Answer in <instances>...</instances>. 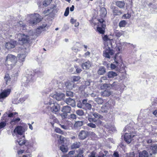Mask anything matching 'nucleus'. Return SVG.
Segmentation results:
<instances>
[{
	"label": "nucleus",
	"mask_w": 157,
	"mask_h": 157,
	"mask_svg": "<svg viewBox=\"0 0 157 157\" xmlns=\"http://www.w3.org/2000/svg\"><path fill=\"white\" fill-rule=\"evenodd\" d=\"M50 119H52L54 122H56L58 121L56 118L53 116H50Z\"/></svg>",
	"instance_id": "680f3d73"
},
{
	"label": "nucleus",
	"mask_w": 157,
	"mask_h": 157,
	"mask_svg": "<svg viewBox=\"0 0 157 157\" xmlns=\"http://www.w3.org/2000/svg\"><path fill=\"white\" fill-rule=\"evenodd\" d=\"M101 25L100 26H98L97 27L98 31L101 34H104L105 32V25L104 23L102 22L100 23Z\"/></svg>",
	"instance_id": "aec40b11"
},
{
	"label": "nucleus",
	"mask_w": 157,
	"mask_h": 157,
	"mask_svg": "<svg viewBox=\"0 0 157 157\" xmlns=\"http://www.w3.org/2000/svg\"><path fill=\"white\" fill-rule=\"evenodd\" d=\"M126 24V21H122L119 23V26L120 27H124Z\"/></svg>",
	"instance_id": "09e8293b"
},
{
	"label": "nucleus",
	"mask_w": 157,
	"mask_h": 157,
	"mask_svg": "<svg viewBox=\"0 0 157 157\" xmlns=\"http://www.w3.org/2000/svg\"><path fill=\"white\" fill-rule=\"evenodd\" d=\"M13 132L16 135H22L25 132V130L22 126H18L15 128Z\"/></svg>",
	"instance_id": "f8f14e48"
},
{
	"label": "nucleus",
	"mask_w": 157,
	"mask_h": 157,
	"mask_svg": "<svg viewBox=\"0 0 157 157\" xmlns=\"http://www.w3.org/2000/svg\"><path fill=\"white\" fill-rule=\"evenodd\" d=\"M110 88V84H104L101 86V89H105L107 88L109 89Z\"/></svg>",
	"instance_id": "ea45409f"
},
{
	"label": "nucleus",
	"mask_w": 157,
	"mask_h": 157,
	"mask_svg": "<svg viewBox=\"0 0 157 157\" xmlns=\"http://www.w3.org/2000/svg\"><path fill=\"white\" fill-rule=\"evenodd\" d=\"M17 60L16 57L12 54H8L6 57L5 64L8 69H11L14 66Z\"/></svg>",
	"instance_id": "20e7f679"
},
{
	"label": "nucleus",
	"mask_w": 157,
	"mask_h": 157,
	"mask_svg": "<svg viewBox=\"0 0 157 157\" xmlns=\"http://www.w3.org/2000/svg\"><path fill=\"white\" fill-rule=\"evenodd\" d=\"M110 103L111 102L109 101L104 104L101 107V112L103 113H107L108 110L111 109L112 106L111 105Z\"/></svg>",
	"instance_id": "9d476101"
},
{
	"label": "nucleus",
	"mask_w": 157,
	"mask_h": 157,
	"mask_svg": "<svg viewBox=\"0 0 157 157\" xmlns=\"http://www.w3.org/2000/svg\"><path fill=\"white\" fill-rule=\"evenodd\" d=\"M95 101L98 104H101L103 102V100L101 98H96L95 99Z\"/></svg>",
	"instance_id": "c03bdc74"
},
{
	"label": "nucleus",
	"mask_w": 157,
	"mask_h": 157,
	"mask_svg": "<svg viewBox=\"0 0 157 157\" xmlns=\"http://www.w3.org/2000/svg\"><path fill=\"white\" fill-rule=\"evenodd\" d=\"M61 127L65 130H67L69 129V127L67 125L65 124H60Z\"/></svg>",
	"instance_id": "052dcab7"
},
{
	"label": "nucleus",
	"mask_w": 157,
	"mask_h": 157,
	"mask_svg": "<svg viewBox=\"0 0 157 157\" xmlns=\"http://www.w3.org/2000/svg\"><path fill=\"white\" fill-rule=\"evenodd\" d=\"M20 121V119L19 118H14L11 121L10 123L11 125H15L17 124Z\"/></svg>",
	"instance_id": "cd10ccee"
},
{
	"label": "nucleus",
	"mask_w": 157,
	"mask_h": 157,
	"mask_svg": "<svg viewBox=\"0 0 157 157\" xmlns=\"http://www.w3.org/2000/svg\"><path fill=\"white\" fill-rule=\"evenodd\" d=\"M133 131V129L129 125L126 126L124 129V131L126 132L124 135V140L128 144H129L131 142L132 137H134L136 135V132H134Z\"/></svg>",
	"instance_id": "f257e3e1"
},
{
	"label": "nucleus",
	"mask_w": 157,
	"mask_h": 157,
	"mask_svg": "<svg viewBox=\"0 0 157 157\" xmlns=\"http://www.w3.org/2000/svg\"><path fill=\"white\" fill-rule=\"evenodd\" d=\"M131 17V14L127 13V14H124L123 16L124 18H129Z\"/></svg>",
	"instance_id": "4d7b16f0"
},
{
	"label": "nucleus",
	"mask_w": 157,
	"mask_h": 157,
	"mask_svg": "<svg viewBox=\"0 0 157 157\" xmlns=\"http://www.w3.org/2000/svg\"><path fill=\"white\" fill-rule=\"evenodd\" d=\"M27 98L26 97H24L23 98L19 99V101L21 103H22L25 100L27 99Z\"/></svg>",
	"instance_id": "0e129e2a"
},
{
	"label": "nucleus",
	"mask_w": 157,
	"mask_h": 157,
	"mask_svg": "<svg viewBox=\"0 0 157 157\" xmlns=\"http://www.w3.org/2000/svg\"><path fill=\"white\" fill-rule=\"evenodd\" d=\"M6 123L5 121H2L0 122V130L3 128L6 125Z\"/></svg>",
	"instance_id": "de8ad7c7"
},
{
	"label": "nucleus",
	"mask_w": 157,
	"mask_h": 157,
	"mask_svg": "<svg viewBox=\"0 0 157 157\" xmlns=\"http://www.w3.org/2000/svg\"><path fill=\"white\" fill-rule=\"evenodd\" d=\"M80 143L79 142H76L73 143L71 146L72 149H76L79 147Z\"/></svg>",
	"instance_id": "2f4dec72"
},
{
	"label": "nucleus",
	"mask_w": 157,
	"mask_h": 157,
	"mask_svg": "<svg viewBox=\"0 0 157 157\" xmlns=\"http://www.w3.org/2000/svg\"><path fill=\"white\" fill-rule=\"evenodd\" d=\"M72 50L73 52L76 53L78 51V48L75 46H74L72 47Z\"/></svg>",
	"instance_id": "69168bd1"
},
{
	"label": "nucleus",
	"mask_w": 157,
	"mask_h": 157,
	"mask_svg": "<svg viewBox=\"0 0 157 157\" xmlns=\"http://www.w3.org/2000/svg\"><path fill=\"white\" fill-rule=\"evenodd\" d=\"M105 72V70L103 67H100L98 71V74L99 75H102Z\"/></svg>",
	"instance_id": "473e14b6"
},
{
	"label": "nucleus",
	"mask_w": 157,
	"mask_h": 157,
	"mask_svg": "<svg viewBox=\"0 0 157 157\" xmlns=\"http://www.w3.org/2000/svg\"><path fill=\"white\" fill-rule=\"evenodd\" d=\"M111 94V92L110 91L108 90H105V91L101 92V94L103 97H107Z\"/></svg>",
	"instance_id": "b1692460"
},
{
	"label": "nucleus",
	"mask_w": 157,
	"mask_h": 157,
	"mask_svg": "<svg viewBox=\"0 0 157 157\" xmlns=\"http://www.w3.org/2000/svg\"><path fill=\"white\" fill-rule=\"evenodd\" d=\"M56 136L57 138L59 139L58 140V141L59 143L61 144H64L65 140V138L63 136L58 134H56Z\"/></svg>",
	"instance_id": "393cba45"
},
{
	"label": "nucleus",
	"mask_w": 157,
	"mask_h": 157,
	"mask_svg": "<svg viewBox=\"0 0 157 157\" xmlns=\"http://www.w3.org/2000/svg\"><path fill=\"white\" fill-rule=\"evenodd\" d=\"M51 96L57 101H60L63 98L65 95L62 93L55 92L54 94H51Z\"/></svg>",
	"instance_id": "1a4fd4ad"
},
{
	"label": "nucleus",
	"mask_w": 157,
	"mask_h": 157,
	"mask_svg": "<svg viewBox=\"0 0 157 157\" xmlns=\"http://www.w3.org/2000/svg\"><path fill=\"white\" fill-rule=\"evenodd\" d=\"M43 18L38 14H29L27 15L26 20L31 25H34L40 21Z\"/></svg>",
	"instance_id": "7ed1b4c3"
},
{
	"label": "nucleus",
	"mask_w": 157,
	"mask_h": 157,
	"mask_svg": "<svg viewBox=\"0 0 157 157\" xmlns=\"http://www.w3.org/2000/svg\"><path fill=\"white\" fill-rule=\"evenodd\" d=\"M117 75V73L112 71H109L107 74L109 78H113Z\"/></svg>",
	"instance_id": "c756f323"
},
{
	"label": "nucleus",
	"mask_w": 157,
	"mask_h": 157,
	"mask_svg": "<svg viewBox=\"0 0 157 157\" xmlns=\"http://www.w3.org/2000/svg\"><path fill=\"white\" fill-rule=\"evenodd\" d=\"M4 80L6 82V84H8L10 81V78L9 74H6L5 75L4 78Z\"/></svg>",
	"instance_id": "72a5a7b5"
},
{
	"label": "nucleus",
	"mask_w": 157,
	"mask_h": 157,
	"mask_svg": "<svg viewBox=\"0 0 157 157\" xmlns=\"http://www.w3.org/2000/svg\"><path fill=\"white\" fill-rule=\"evenodd\" d=\"M15 37L17 38L19 41H20L23 44L27 43L29 39V36L22 33L17 34L16 35Z\"/></svg>",
	"instance_id": "423d86ee"
},
{
	"label": "nucleus",
	"mask_w": 157,
	"mask_h": 157,
	"mask_svg": "<svg viewBox=\"0 0 157 157\" xmlns=\"http://www.w3.org/2000/svg\"><path fill=\"white\" fill-rule=\"evenodd\" d=\"M55 130V132L57 133L61 134L63 133V131L59 128H56Z\"/></svg>",
	"instance_id": "8fccbe9b"
},
{
	"label": "nucleus",
	"mask_w": 157,
	"mask_h": 157,
	"mask_svg": "<svg viewBox=\"0 0 157 157\" xmlns=\"http://www.w3.org/2000/svg\"><path fill=\"white\" fill-rule=\"evenodd\" d=\"M76 113L80 116H82L84 114V112L82 110L78 109L76 111Z\"/></svg>",
	"instance_id": "37998d69"
},
{
	"label": "nucleus",
	"mask_w": 157,
	"mask_h": 157,
	"mask_svg": "<svg viewBox=\"0 0 157 157\" xmlns=\"http://www.w3.org/2000/svg\"><path fill=\"white\" fill-rule=\"evenodd\" d=\"M24 136H22V138L21 140H17V141L18 142V144H19V145L21 146L23 144H25V141L24 140Z\"/></svg>",
	"instance_id": "4c0bfd02"
},
{
	"label": "nucleus",
	"mask_w": 157,
	"mask_h": 157,
	"mask_svg": "<svg viewBox=\"0 0 157 157\" xmlns=\"http://www.w3.org/2000/svg\"><path fill=\"white\" fill-rule=\"evenodd\" d=\"M16 44V41L14 40H11L9 42H6L5 44V47L8 49L14 48Z\"/></svg>",
	"instance_id": "ddd939ff"
},
{
	"label": "nucleus",
	"mask_w": 157,
	"mask_h": 157,
	"mask_svg": "<svg viewBox=\"0 0 157 157\" xmlns=\"http://www.w3.org/2000/svg\"><path fill=\"white\" fill-rule=\"evenodd\" d=\"M116 5L119 8H122L124 7L125 3L124 1H117L116 2Z\"/></svg>",
	"instance_id": "bb28decb"
},
{
	"label": "nucleus",
	"mask_w": 157,
	"mask_h": 157,
	"mask_svg": "<svg viewBox=\"0 0 157 157\" xmlns=\"http://www.w3.org/2000/svg\"><path fill=\"white\" fill-rule=\"evenodd\" d=\"M88 135V132L85 130L81 131L79 133L78 137L79 139L84 140L86 138Z\"/></svg>",
	"instance_id": "dca6fc26"
},
{
	"label": "nucleus",
	"mask_w": 157,
	"mask_h": 157,
	"mask_svg": "<svg viewBox=\"0 0 157 157\" xmlns=\"http://www.w3.org/2000/svg\"><path fill=\"white\" fill-rule=\"evenodd\" d=\"M17 113L16 112H9L7 114L8 117L11 118L14 117V116L16 114H17Z\"/></svg>",
	"instance_id": "79ce46f5"
},
{
	"label": "nucleus",
	"mask_w": 157,
	"mask_h": 157,
	"mask_svg": "<svg viewBox=\"0 0 157 157\" xmlns=\"http://www.w3.org/2000/svg\"><path fill=\"white\" fill-rule=\"evenodd\" d=\"M92 114L96 118L101 119L103 118V117L101 115L97 113H94Z\"/></svg>",
	"instance_id": "a19ab883"
},
{
	"label": "nucleus",
	"mask_w": 157,
	"mask_h": 157,
	"mask_svg": "<svg viewBox=\"0 0 157 157\" xmlns=\"http://www.w3.org/2000/svg\"><path fill=\"white\" fill-rule=\"evenodd\" d=\"M69 7H67L66 8L64 13V15L66 17L68 15L69 13Z\"/></svg>",
	"instance_id": "13d9d810"
},
{
	"label": "nucleus",
	"mask_w": 157,
	"mask_h": 157,
	"mask_svg": "<svg viewBox=\"0 0 157 157\" xmlns=\"http://www.w3.org/2000/svg\"><path fill=\"white\" fill-rule=\"evenodd\" d=\"M75 68L76 69V72L78 73H80L82 71V70L81 69H80V68H78L77 67H75Z\"/></svg>",
	"instance_id": "774afa93"
},
{
	"label": "nucleus",
	"mask_w": 157,
	"mask_h": 157,
	"mask_svg": "<svg viewBox=\"0 0 157 157\" xmlns=\"http://www.w3.org/2000/svg\"><path fill=\"white\" fill-rule=\"evenodd\" d=\"M150 156L155 155L157 153V144L152 143L149 151Z\"/></svg>",
	"instance_id": "6e6552de"
},
{
	"label": "nucleus",
	"mask_w": 157,
	"mask_h": 157,
	"mask_svg": "<svg viewBox=\"0 0 157 157\" xmlns=\"http://www.w3.org/2000/svg\"><path fill=\"white\" fill-rule=\"evenodd\" d=\"M92 63L90 62L88 60L87 61L82 64V67L84 69H88L91 67Z\"/></svg>",
	"instance_id": "6ab92c4d"
},
{
	"label": "nucleus",
	"mask_w": 157,
	"mask_h": 157,
	"mask_svg": "<svg viewBox=\"0 0 157 157\" xmlns=\"http://www.w3.org/2000/svg\"><path fill=\"white\" fill-rule=\"evenodd\" d=\"M69 118H71L73 119H75L76 118V116L75 114H72L70 115L69 116Z\"/></svg>",
	"instance_id": "e2e57ef3"
},
{
	"label": "nucleus",
	"mask_w": 157,
	"mask_h": 157,
	"mask_svg": "<svg viewBox=\"0 0 157 157\" xmlns=\"http://www.w3.org/2000/svg\"><path fill=\"white\" fill-rule=\"evenodd\" d=\"M48 101L47 102L45 101V104L47 105L46 107L48 109L51 110L52 113H56L59 111L60 109V106L57 103L54 102L52 99L48 98Z\"/></svg>",
	"instance_id": "f03ea898"
},
{
	"label": "nucleus",
	"mask_w": 157,
	"mask_h": 157,
	"mask_svg": "<svg viewBox=\"0 0 157 157\" xmlns=\"http://www.w3.org/2000/svg\"><path fill=\"white\" fill-rule=\"evenodd\" d=\"M67 113L63 112V113L60 114L62 119H65L66 118L67 116Z\"/></svg>",
	"instance_id": "3c124183"
},
{
	"label": "nucleus",
	"mask_w": 157,
	"mask_h": 157,
	"mask_svg": "<svg viewBox=\"0 0 157 157\" xmlns=\"http://www.w3.org/2000/svg\"><path fill=\"white\" fill-rule=\"evenodd\" d=\"M60 149L63 152H67L68 151V148L67 146L62 145L60 147Z\"/></svg>",
	"instance_id": "c9c22d12"
},
{
	"label": "nucleus",
	"mask_w": 157,
	"mask_h": 157,
	"mask_svg": "<svg viewBox=\"0 0 157 157\" xmlns=\"http://www.w3.org/2000/svg\"><path fill=\"white\" fill-rule=\"evenodd\" d=\"M71 108V107L68 105L63 106L61 110L63 112L67 113H70Z\"/></svg>",
	"instance_id": "4be33fe9"
},
{
	"label": "nucleus",
	"mask_w": 157,
	"mask_h": 157,
	"mask_svg": "<svg viewBox=\"0 0 157 157\" xmlns=\"http://www.w3.org/2000/svg\"><path fill=\"white\" fill-rule=\"evenodd\" d=\"M65 102L67 105H70L72 107H73L75 106V101L70 98H66Z\"/></svg>",
	"instance_id": "a211bd4d"
},
{
	"label": "nucleus",
	"mask_w": 157,
	"mask_h": 157,
	"mask_svg": "<svg viewBox=\"0 0 157 157\" xmlns=\"http://www.w3.org/2000/svg\"><path fill=\"white\" fill-rule=\"evenodd\" d=\"M34 73L35 78H36V76L40 77H42L44 75L43 72L42 71H35V72Z\"/></svg>",
	"instance_id": "c85d7f7f"
},
{
	"label": "nucleus",
	"mask_w": 157,
	"mask_h": 157,
	"mask_svg": "<svg viewBox=\"0 0 157 157\" xmlns=\"http://www.w3.org/2000/svg\"><path fill=\"white\" fill-rule=\"evenodd\" d=\"M100 12L101 16L102 17L105 16L107 13L106 10L104 7L101 8L100 10Z\"/></svg>",
	"instance_id": "7c9ffc66"
},
{
	"label": "nucleus",
	"mask_w": 157,
	"mask_h": 157,
	"mask_svg": "<svg viewBox=\"0 0 157 157\" xmlns=\"http://www.w3.org/2000/svg\"><path fill=\"white\" fill-rule=\"evenodd\" d=\"M107 80V78L106 77H102L101 78L100 82H103V80Z\"/></svg>",
	"instance_id": "338daca9"
},
{
	"label": "nucleus",
	"mask_w": 157,
	"mask_h": 157,
	"mask_svg": "<svg viewBox=\"0 0 157 157\" xmlns=\"http://www.w3.org/2000/svg\"><path fill=\"white\" fill-rule=\"evenodd\" d=\"M83 122L82 121H78L76 122L74 124L75 127H78L81 126L83 124Z\"/></svg>",
	"instance_id": "58836bf2"
},
{
	"label": "nucleus",
	"mask_w": 157,
	"mask_h": 157,
	"mask_svg": "<svg viewBox=\"0 0 157 157\" xmlns=\"http://www.w3.org/2000/svg\"><path fill=\"white\" fill-rule=\"evenodd\" d=\"M87 126L93 128H96V125L93 123H89L87 124Z\"/></svg>",
	"instance_id": "6e6d98bb"
},
{
	"label": "nucleus",
	"mask_w": 157,
	"mask_h": 157,
	"mask_svg": "<svg viewBox=\"0 0 157 157\" xmlns=\"http://www.w3.org/2000/svg\"><path fill=\"white\" fill-rule=\"evenodd\" d=\"M50 3V1L48 0L44 1L43 3V5L45 6H47Z\"/></svg>",
	"instance_id": "bf43d9fd"
},
{
	"label": "nucleus",
	"mask_w": 157,
	"mask_h": 157,
	"mask_svg": "<svg viewBox=\"0 0 157 157\" xmlns=\"http://www.w3.org/2000/svg\"><path fill=\"white\" fill-rule=\"evenodd\" d=\"M11 92V90L7 89L2 91L0 94V100L4 99L7 97L10 94Z\"/></svg>",
	"instance_id": "9b49d317"
},
{
	"label": "nucleus",
	"mask_w": 157,
	"mask_h": 157,
	"mask_svg": "<svg viewBox=\"0 0 157 157\" xmlns=\"http://www.w3.org/2000/svg\"><path fill=\"white\" fill-rule=\"evenodd\" d=\"M114 62L113 63H111V69H115L116 68H120L121 66V65L122 62H119L117 61L116 59V56L114 58Z\"/></svg>",
	"instance_id": "4468645a"
},
{
	"label": "nucleus",
	"mask_w": 157,
	"mask_h": 157,
	"mask_svg": "<svg viewBox=\"0 0 157 157\" xmlns=\"http://www.w3.org/2000/svg\"><path fill=\"white\" fill-rule=\"evenodd\" d=\"M124 31L122 30L119 31L118 30H116L114 31V35L116 36L117 38H119L121 36L124 35Z\"/></svg>",
	"instance_id": "5701e85b"
},
{
	"label": "nucleus",
	"mask_w": 157,
	"mask_h": 157,
	"mask_svg": "<svg viewBox=\"0 0 157 157\" xmlns=\"http://www.w3.org/2000/svg\"><path fill=\"white\" fill-rule=\"evenodd\" d=\"M118 83L117 82H114L113 83L111 84H110V88H116V86L117 85Z\"/></svg>",
	"instance_id": "603ef678"
},
{
	"label": "nucleus",
	"mask_w": 157,
	"mask_h": 157,
	"mask_svg": "<svg viewBox=\"0 0 157 157\" xmlns=\"http://www.w3.org/2000/svg\"><path fill=\"white\" fill-rule=\"evenodd\" d=\"M35 79L34 73L32 71L30 72L27 76V82L33 81Z\"/></svg>",
	"instance_id": "f3484780"
},
{
	"label": "nucleus",
	"mask_w": 157,
	"mask_h": 157,
	"mask_svg": "<svg viewBox=\"0 0 157 157\" xmlns=\"http://www.w3.org/2000/svg\"><path fill=\"white\" fill-rule=\"evenodd\" d=\"M139 157H147V152L144 150L139 153Z\"/></svg>",
	"instance_id": "e433bc0d"
},
{
	"label": "nucleus",
	"mask_w": 157,
	"mask_h": 157,
	"mask_svg": "<svg viewBox=\"0 0 157 157\" xmlns=\"http://www.w3.org/2000/svg\"><path fill=\"white\" fill-rule=\"evenodd\" d=\"M27 55L26 48H25L22 49L17 56L18 60L17 63L18 66H21L23 65V62L25 61Z\"/></svg>",
	"instance_id": "39448f33"
},
{
	"label": "nucleus",
	"mask_w": 157,
	"mask_h": 157,
	"mask_svg": "<svg viewBox=\"0 0 157 157\" xmlns=\"http://www.w3.org/2000/svg\"><path fill=\"white\" fill-rule=\"evenodd\" d=\"M13 26V29H14V28H17L18 27V29L23 30H25V25L22 21H20L16 24H14Z\"/></svg>",
	"instance_id": "2eb2a0df"
},
{
	"label": "nucleus",
	"mask_w": 157,
	"mask_h": 157,
	"mask_svg": "<svg viewBox=\"0 0 157 157\" xmlns=\"http://www.w3.org/2000/svg\"><path fill=\"white\" fill-rule=\"evenodd\" d=\"M47 25L46 24H43L41 26L38 27L36 29V32L38 34H40L43 31L45 30L44 29L46 27Z\"/></svg>",
	"instance_id": "412c9836"
},
{
	"label": "nucleus",
	"mask_w": 157,
	"mask_h": 157,
	"mask_svg": "<svg viewBox=\"0 0 157 157\" xmlns=\"http://www.w3.org/2000/svg\"><path fill=\"white\" fill-rule=\"evenodd\" d=\"M88 120L90 122H95L96 121L95 119L94 118L91 117V116L90 115H89Z\"/></svg>",
	"instance_id": "49530a36"
},
{
	"label": "nucleus",
	"mask_w": 157,
	"mask_h": 157,
	"mask_svg": "<svg viewBox=\"0 0 157 157\" xmlns=\"http://www.w3.org/2000/svg\"><path fill=\"white\" fill-rule=\"evenodd\" d=\"M73 82H75L78 81L80 79V77L79 76H74L72 78Z\"/></svg>",
	"instance_id": "a18cd8bd"
},
{
	"label": "nucleus",
	"mask_w": 157,
	"mask_h": 157,
	"mask_svg": "<svg viewBox=\"0 0 157 157\" xmlns=\"http://www.w3.org/2000/svg\"><path fill=\"white\" fill-rule=\"evenodd\" d=\"M85 107L86 109L90 110L91 109L92 105L90 104L87 103L86 104Z\"/></svg>",
	"instance_id": "5fc2aeb1"
},
{
	"label": "nucleus",
	"mask_w": 157,
	"mask_h": 157,
	"mask_svg": "<svg viewBox=\"0 0 157 157\" xmlns=\"http://www.w3.org/2000/svg\"><path fill=\"white\" fill-rule=\"evenodd\" d=\"M65 85L66 86L67 88L69 89H72L74 86V83L73 82H67L65 83Z\"/></svg>",
	"instance_id": "a878e982"
},
{
	"label": "nucleus",
	"mask_w": 157,
	"mask_h": 157,
	"mask_svg": "<svg viewBox=\"0 0 157 157\" xmlns=\"http://www.w3.org/2000/svg\"><path fill=\"white\" fill-rule=\"evenodd\" d=\"M113 54V51L110 49L109 47L107 45V46L105 47V49L103 51V56L105 57L110 58Z\"/></svg>",
	"instance_id": "0eeeda50"
},
{
	"label": "nucleus",
	"mask_w": 157,
	"mask_h": 157,
	"mask_svg": "<svg viewBox=\"0 0 157 157\" xmlns=\"http://www.w3.org/2000/svg\"><path fill=\"white\" fill-rule=\"evenodd\" d=\"M66 95L67 96L73 97V93L70 91H67L66 92Z\"/></svg>",
	"instance_id": "864d4df0"
},
{
	"label": "nucleus",
	"mask_w": 157,
	"mask_h": 157,
	"mask_svg": "<svg viewBox=\"0 0 157 157\" xmlns=\"http://www.w3.org/2000/svg\"><path fill=\"white\" fill-rule=\"evenodd\" d=\"M103 39L104 41V44L106 46H107V43L108 42L109 43L110 42V39H109L108 37V36L107 35H105L104 36L103 38Z\"/></svg>",
	"instance_id": "f704fd0d"
}]
</instances>
